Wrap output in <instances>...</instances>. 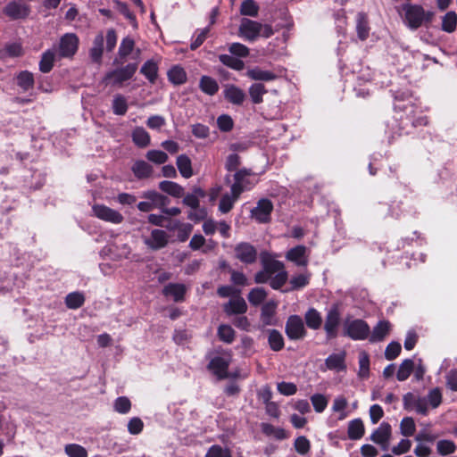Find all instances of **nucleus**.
<instances>
[{"label": "nucleus", "mask_w": 457, "mask_h": 457, "mask_svg": "<svg viewBox=\"0 0 457 457\" xmlns=\"http://www.w3.org/2000/svg\"><path fill=\"white\" fill-rule=\"evenodd\" d=\"M457 14L455 12H448L442 18V29L452 33L456 29Z\"/></svg>", "instance_id": "44"}, {"label": "nucleus", "mask_w": 457, "mask_h": 457, "mask_svg": "<svg viewBox=\"0 0 457 457\" xmlns=\"http://www.w3.org/2000/svg\"><path fill=\"white\" fill-rule=\"evenodd\" d=\"M391 324L387 320H380L370 332V341L372 343L380 342L389 334Z\"/></svg>", "instance_id": "20"}, {"label": "nucleus", "mask_w": 457, "mask_h": 457, "mask_svg": "<svg viewBox=\"0 0 457 457\" xmlns=\"http://www.w3.org/2000/svg\"><path fill=\"white\" fill-rule=\"evenodd\" d=\"M403 406L407 410H414L416 412L427 415L428 406L427 398L408 393L403 396Z\"/></svg>", "instance_id": "11"}, {"label": "nucleus", "mask_w": 457, "mask_h": 457, "mask_svg": "<svg viewBox=\"0 0 457 457\" xmlns=\"http://www.w3.org/2000/svg\"><path fill=\"white\" fill-rule=\"evenodd\" d=\"M246 309V303L244 298L240 296L232 297L229 302L224 305V311L228 315L245 313Z\"/></svg>", "instance_id": "22"}, {"label": "nucleus", "mask_w": 457, "mask_h": 457, "mask_svg": "<svg viewBox=\"0 0 457 457\" xmlns=\"http://www.w3.org/2000/svg\"><path fill=\"white\" fill-rule=\"evenodd\" d=\"M204 457H231V453L228 449L215 445L208 450Z\"/></svg>", "instance_id": "64"}, {"label": "nucleus", "mask_w": 457, "mask_h": 457, "mask_svg": "<svg viewBox=\"0 0 457 457\" xmlns=\"http://www.w3.org/2000/svg\"><path fill=\"white\" fill-rule=\"evenodd\" d=\"M240 12L243 15L255 17L258 14V5L253 0H245L241 4Z\"/></svg>", "instance_id": "59"}, {"label": "nucleus", "mask_w": 457, "mask_h": 457, "mask_svg": "<svg viewBox=\"0 0 457 457\" xmlns=\"http://www.w3.org/2000/svg\"><path fill=\"white\" fill-rule=\"evenodd\" d=\"M370 374V357L369 354L361 351L359 353V371L358 375L361 378H368Z\"/></svg>", "instance_id": "49"}, {"label": "nucleus", "mask_w": 457, "mask_h": 457, "mask_svg": "<svg viewBox=\"0 0 457 457\" xmlns=\"http://www.w3.org/2000/svg\"><path fill=\"white\" fill-rule=\"evenodd\" d=\"M340 313L337 307H332L326 317L324 329L328 338H334L337 335V328L339 325Z\"/></svg>", "instance_id": "15"}, {"label": "nucleus", "mask_w": 457, "mask_h": 457, "mask_svg": "<svg viewBox=\"0 0 457 457\" xmlns=\"http://www.w3.org/2000/svg\"><path fill=\"white\" fill-rule=\"evenodd\" d=\"M200 89L209 95L213 96L219 90V85L217 81L209 76H202L199 82Z\"/></svg>", "instance_id": "32"}, {"label": "nucleus", "mask_w": 457, "mask_h": 457, "mask_svg": "<svg viewBox=\"0 0 457 457\" xmlns=\"http://www.w3.org/2000/svg\"><path fill=\"white\" fill-rule=\"evenodd\" d=\"M286 334L291 340H299L304 337L306 330L301 317L292 315L287 319L286 323Z\"/></svg>", "instance_id": "9"}, {"label": "nucleus", "mask_w": 457, "mask_h": 457, "mask_svg": "<svg viewBox=\"0 0 457 457\" xmlns=\"http://www.w3.org/2000/svg\"><path fill=\"white\" fill-rule=\"evenodd\" d=\"M267 294L263 288L256 287L250 291L248 295L249 302L253 305H258L266 298Z\"/></svg>", "instance_id": "60"}, {"label": "nucleus", "mask_w": 457, "mask_h": 457, "mask_svg": "<svg viewBox=\"0 0 457 457\" xmlns=\"http://www.w3.org/2000/svg\"><path fill=\"white\" fill-rule=\"evenodd\" d=\"M218 337L221 341L230 344L235 338V331L230 326L223 324L218 328Z\"/></svg>", "instance_id": "54"}, {"label": "nucleus", "mask_w": 457, "mask_h": 457, "mask_svg": "<svg viewBox=\"0 0 457 457\" xmlns=\"http://www.w3.org/2000/svg\"><path fill=\"white\" fill-rule=\"evenodd\" d=\"M356 31L361 40H365L369 37L370 27L368 25L367 17L363 13H359L357 16Z\"/></svg>", "instance_id": "42"}, {"label": "nucleus", "mask_w": 457, "mask_h": 457, "mask_svg": "<svg viewBox=\"0 0 457 457\" xmlns=\"http://www.w3.org/2000/svg\"><path fill=\"white\" fill-rule=\"evenodd\" d=\"M272 210V203L269 199L262 198L257 203L256 207L251 211V216L259 223H266L270 220Z\"/></svg>", "instance_id": "10"}, {"label": "nucleus", "mask_w": 457, "mask_h": 457, "mask_svg": "<svg viewBox=\"0 0 457 457\" xmlns=\"http://www.w3.org/2000/svg\"><path fill=\"white\" fill-rule=\"evenodd\" d=\"M266 92L265 87L261 83H254L249 87V95L254 104L262 103V96Z\"/></svg>", "instance_id": "51"}, {"label": "nucleus", "mask_w": 457, "mask_h": 457, "mask_svg": "<svg viewBox=\"0 0 457 457\" xmlns=\"http://www.w3.org/2000/svg\"><path fill=\"white\" fill-rule=\"evenodd\" d=\"M170 229H178V238L180 242H185L193 230V226L188 223H175Z\"/></svg>", "instance_id": "50"}, {"label": "nucleus", "mask_w": 457, "mask_h": 457, "mask_svg": "<svg viewBox=\"0 0 457 457\" xmlns=\"http://www.w3.org/2000/svg\"><path fill=\"white\" fill-rule=\"evenodd\" d=\"M79 38L75 34H65L60 40L59 54L62 57H70L78 50Z\"/></svg>", "instance_id": "12"}, {"label": "nucleus", "mask_w": 457, "mask_h": 457, "mask_svg": "<svg viewBox=\"0 0 457 457\" xmlns=\"http://www.w3.org/2000/svg\"><path fill=\"white\" fill-rule=\"evenodd\" d=\"M55 60V53L54 50H47L46 51L41 57V60L39 62V70L40 71L44 73L49 72L53 66Z\"/></svg>", "instance_id": "41"}, {"label": "nucleus", "mask_w": 457, "mask_h": 457, "mask_svg": "<svg viewBox=\"0 0 457 457\" xmlns=\"http://www.w3.org/2000/svg\"><path fill=\"white\" fill-rule=\"evenodd\" d=\"M169 81L173 85H182L187 81V72L179 65L172 66L167 72Z\"/></svg>", "instance_id": "26"}, {"label": "nucleus", "mask_w": 457, "mask_h": 457, "mask_svg": "<svg viewBox=\"0 0 457 457\" xmlns=\"http://www.w3.org/2000/svg\"><path fill=\"white\" fill-rule=\"evenodd\" d=\"M344 327L345 335L353 340H364L370 332L369 325L362 320H346Z\"/></svg>", "instance_id": "5"}, {"label": "nucleus", "mask_w": 457, "mask_h": 457, "mask_svg": "<svg viewBox=\"0 0 457 457\" xmlns=\"http://www.w3.org/2000/svg\"><path fill=\"white\" fill-rule=\"evenodd\" d=\"M236 257L245 263H253L256 261V249L248 243L238 244L235 247Z\"/></svg>", "instance_id": "16"}, {"label": "nucleus", "mask_w": 457, "mask_h": 457, "mask_svg": "<svg viewBox=\"0 0 457 457\" xmlns=\"http://www.w3.org/2000/svg\"><path fill=\"white\" fill-rule=\"evenodd\" d=\"M400 430L404 436H412L416 430L414 420L411 417L403 418L400 423Z\"/></svg>", "instance_id": "55"}, {"label": "nucleus", "mask_w": 457, "mask_h": 457, "mask_svg": "<svg viewBox=\"0 0 457 457\" xmlns=\"http://www.w3.org/2000/svg\"><path fill=\"white\" fill-rule=\"evenodd\" d=\"M262 262L263 270L256 273L255 282L266 283L270 281L272 288H280L287 279V272L284 269V264L268 254L262 256Z\"/></svg>", "instance_id": "1"}, {"label": "nucleus", "mask_w": 457, "mask_h": 457, "mask_svg": "<svg viewBox=\"0 0 457 457\" xmlns=\"http://www.w3.org/2000/svg\"><path fill=\"white\" fill-rule=\"evenodd\" d=\"M268 341L273 351H279L284 347V338L280 332L275 329L269 331Z\"/></svg>", "instance_id": "45"}, {"label": "nucleus", "mask_w": 457, "mask_h": 457, "mask_svg": "<svg viewBox=\"0 0 457 457\" xmlns=\"http://www.w3.org/2000/svg\"><path fill=\"white\" fill-rule=\"evenodd\" d=\"M168 234L162 229H154L149 237L144 239L145 244L152 249L163 248L168 244Z\"/></svg>", "instance_id": "17"}, {"label": "nucleus", "mask_w": 457, "mask_h": 457, "mask_svg": "<svg viewBox=\"0 0 457 457\" xmlns=\"http://www.w3.org/2000/svg\"><path fill=\"white\" fill-rule=\"evenodd\" d=\"M159 187L162 191L172 196L179 197L183 194V187L172 181H162L159 184Z\"/></svg>", "instance_id": "43"}, {"label": "nucleus", "mask_w": 457, "mask_h": 457, "mask_svg": "<svg viewBox=\"0 0 457 457\" xmlns=\"http://www.w3.org/2000/svg\"><path fill=\"white\" fill-rule=\"evenodd\" d=\"M186 292V286L180 283H170L163 288V294L171 296L175 302L183 301Z\"/></svg>", "instance_id": "23"}, {"label": "nucleus", "mask_w": 457, "mask_h": 457, "mask_svg": "<svg viewBox=\"0 0 457 457\" xmlns=\"http://www.w3.org/2000/svg\"><path fill=\"white\" fill-rule=\"evenodd\" d=\"M260 29L261 23L249 19H243L239 26L238 34L245 40L253 41L259 37Z\"/></svg>", "instance_id": "13"}, {"label": "nucleus", "mask_w": 457, "mask_h": 457, "mask_svg": "<svg viewBox=\"0 0 457 457\" xmlns=\"http://www.w3.org/2000/svg\"><path fill=\"white\" fill-rule=\"evenodd\" d=\"M92 212L96 218L105 222L120 224L124 220V217L120 212L104 204H94Z\"/></svg>", "instance_id": "7"}, {"label": "nucleus", "mask_w": 457, "mask_h": 457, "mask_svg": "<svg viewBox=\"0 0 457 457\" xmlns=\"http://www.w3.org/2000/svg\"><path fill=\"white\" fill-rule=\"evenodd\" d=\"M65 453L69 457H87V450L77 444H71L65 446Z\"/></svg>", "instance_id": "58"}, {"label": "nucleus", "mask_w": 457, "mask_h": 457, "mask_svg": "<svg viewBox=\"0 0 457 457\" xmlns=\"http://www.w3.org/2000/svg\"><path fill=\"white\" fill-rule=\"evenodd\" d=\"M224 96L228 101L235 104H241L245 97L244 91L233 85L226 87Z\"/></svg>", "instance_id": "28"}, {"label": "nucleus", "mask_w": 457, "mask_h": 457, "mask_svg": "<svg viewBox=\"0 0 457 457\" xmlns=\"http://www.w3.org/2000/svg\"><path fill=\"white\" fill-rule=\"evenodd\" d=\"M242 175L241 172H237L235 174V182L231 186L230 194H225L222 195L220 204L219 211L222 213L228 212L234 206V204L238 199L239 195L245 191L249 190V187H246L242 182Z\"/></svg>", "instance_id": "3"}, {"label": "nucleus", "mask_w": 457, "mask_h": 457, "mask_svg": "<svg viewBox=\"0 0 457 457\" xmlns=\"http://www.w3.org/2000/svg\"><path fill=\"white\" fill-rule=\"evenodd\" d=\"M176 163L182 177L188 179L193 176L191 160L188 156L186 154L179 155Z\"/></svg>", "instance_id": "33"}, {"label": "nucleus", "mask_w": 457, "mask_h": 457, "mask_svg": "<svg viewBox=\"0 0 457 457\" xmlns=\"http://www.w3.org/2000/svg\"><path fill=\"white\" fill-rule=\"evenodd\" d=\"M327 368L330 370L342 371L345 370V353L330 354L325 361Z\"/></svg>", "instance_id": "24"}, {"label": "nucleus", "mask_w": 457, "mask_h": 457, "mask_svg": "<svg viewBox=\"0 0 457 457\" xmlns=\"http://www.w3.org/2000/svg\"><path fill=\"white\" fill-rule=\"evenodd\" d=\"M403 22L411 29H417L420 27L430 23L434 12L426 11L421 5L406 4L403 5Z\"/></svg>", "instance_id": "2"}, {"label": "nucleus", "mask_w": 457, "mask_h": 457, "mask_svg": "<svg viewBox=\"0 0 457 457\" xmlns=\"http://www.w3.org/2000/svg\"><path fill=\"white\" fill-rule=\"evenodd\" d=\"M3 12L11 20L16 21L27 18L30 12V8L21 0H13L4 7Z\"/></svg>", "instance_id": "8"}, {"label": "nucleus", "mask_w": 457, "mask_h": 457, "mask_svg": "<svg viewBox=\"0 0 457 457\" xmlns=\"http://www.w3.org/2000/svg\"><path fill=\"white\" fill-rule=\"evenodd\" d=\"M219 59L222 64L236 71H241L245 67L243 61L229 54H220Z\"/></svg>", "instance_id": "47"}, {"label": "nucleus", "mask_w": 457, "mask_h": 457, "mask_svg": "<svg viewBox=\"0 0 457 457\" xmlns=\"http://www.w3.org/2000/svg\"><path fill=\"white\" fill-rule=\"evenodd\" d=\"M137 70V63H129L124 67L107 72L103 79V82L106 85L121 86L134 76Z\"/></svg>", "instance_id": "4"}, {"label": "nucleus", "mask_w": 457, "mask_h": 457, "mask_svg": "<svg viewBox=\"0 0 457 457\" xmlns=\"http://www.w3.org/2000/svg\"><path fill=\"white\" fill-rule=\"evenodd\" d=\"M246 76L253 80L271 81L277 76L270 71L262 70L260 67H253L246 71Z\"/></svg>", "instance_id": "25"}, {"label": "nucleus", "mask_w": 457, "mask_h": 457, "mask_svg": "<svg viewBox=\"0 0 457 457\" xmlns=\"http://www.w3.org/2000/svg\"><path fill=\"white\" fill-rule=\"evenodd\" d=\"M17 85L23 90L29 91L34 87V76L29 71H22L16 75Z\"/></svg>", "instance_id": "29"}, {"label": "nucleus", "mask_w": 457, "mask_h": 457, "mask_svg": "<svg viewBox=\"0 0 457 457\" xmlns=\"http://www.w3.org/2000/svg\"><path fill=\"white\" fill-rule=\"evenodd\" d=\"M131 170L134 175L140 179L150 177L153 172L152 166L142 160L135 162Z\"/></svg>", "instance_id": "30"}, {"label": "nucleus", "mask_w": 457, "mask_h": 457, "mask_svg": "<svg viewBox=\"0 0 457 457\" xmlns=\"http://www.w3.org/2000/svg\"><path fill=\"white\" fill-rule=\"evenodd\" d=\"M428 406L437 408L442 403V393L438 387L431 389L427 395Z\"/></svg>", "instance_id": "57"}, {"label": "nucleus", "mask_w": 457, "mask_h": 457, "mask_svg": "<svg viewBox=\"0 0 457 457\" xmlns=\"http://www.w3.org/2000/svg\"><path fill=\"white\" fill-rule=\"evenodd\" d=\"M214 246L215 244L212 241H210L209 244L205 245V238L200 234L194 235L189 243V247L195 251L204 247L203 253H207L214 248Z\"/></svg>", "instance_id": "34"}, {"label": "nucleus", "mask_w": 457, "mask_h": 457, "mask_svg": "<svg viewBox=\"0 0 457 457\" xmlns=\"http://www.w3.org/2000/svg\"><path fill=\"white\" fill-rule=\"evenodd\" d=\"M277 306L278 303L273 300L263 304L261 314V320L263 325L271 326L277 324V319L275 317Z\"/></svg>", "instance_id": "19"}, {"label": "nucleus", "mask_w": 457, "mask_h": 457, "mask_svg": "<svg viewBox=\"0 0 457 457\" xmlns=\"http://www.w3.org/2000/svg\"><path fill=\"white\" fill-rule=\"evenodd\" d=\"M112 108L114 114L124 115L129 108L127 98L120 94L115 95L112 99Z\"/></svg>", "instance_id": "36"}, {"label": "nucleus", "mask_w": 457, "mask_h": 457, "mask_svg": "<svg viewBox=\"0 0 457 457\" xmlns=\"http://www.w3.org/2000/svg\"><path fill=\"white\" fill-rule=\"evenodd\" d=\"M133 142L139 147H145L150 143L148 132L142 127L136 128L132 132Z\"/></svg>", "instance_id": "38"}, {"label": "nucleus", "mask_w": 457, "mask_h": 457, "mask_svg": "<svg viewBox=\"0 0 457 457\" xmlns=\"http://www.w3.org/2000/svg\"><path fill=\"white\" fill-rule=\"evenodd\" d=\"M85 297L82 293H70L65 298V303L70 309H78L83 305Z\"/></svg>", "instance_id": "48"}, {"label": "nucleus", "mask_w": 457, "mask_h": 457, "mask_svg": "<svg viewBox=\"0 0 457 457\" xmlns=\"http://www.w3.org/2000/svg\"><path fill=\"white\" fill-rule=\"evenodd\" d=\"M104 37L103 33H99L96 36L93 41V45L89 49V56L93 62L101 64L102 56L104 54Z\"/></svg>", "instance_id": "21"}, {"label": "nucleus", "mask_w": 457, "mask_h": 457, "mask_svg": "<svg viewBox=\"0 0 457 457\" xmlns=\"http://www.w3.org/2000/svg\"><path fill=\"white\" fill-rule=\"evenodd\" d=\"M109 251L118 259L128 258L130 253V248L126 244L120 245L113 244L110 246Z\"/></svg>", "instance_id": "62"}, {"label": "nucleus", "mask_w": 457, "mask_h": 457, "mask_svg": "<svg viewBox=\"0 0 457 457\" xmlns=\"http://www.w3.org/2000/svg\"><path fill=\"white\" fill-rule=\"evenodd\" d=\"M140 72L151 82L154 83L157 79L158 66L152 61L148 60L141 67Z\"/></svg>", "instance_id": "40"}, {"label": "nucleus", "mask_w": 457, "mask_h": 457, "mask_svg": "<svg viewBox=\"0 0 457 457\" xmlns=\"http://www.w3.org/2000/svg\"><path fill=\"white\" fill-rule=\"evenodd\" d=\"M456 444L449 439H441L436 442V453L441 456H447L456 452Z\"/></svg>", "instance_id": "37"}, {"label": "nucleus", "mask_w": 457, "mask_h": 457, "mask_svg": "<svg viewBox=\"0 0 457 457\" xmlns=\"http://www.w3.org/2000/svg\"><path fill=\"white\" fill-rule=\"evenodd\" d=\"M113 409L120 414H127L131 409V402L126 396H120L113 403Z\"/></svg>", "instance_id": "53"}, {"label": "nucleus", "mask_w": 457, "mask_h": 457, "mask_svg": "<svg viewBox=\"0 0 457 457\" xmlns=\"http://www.w3.org/2000/svg\"><path fill=\"white\" fill-rule=\"evenodd\" d=\"M391 436V426L386 422H382L379 427L372 433L370 439L381 445L383 450L388 449L389 439Z\"/></svg>", "instance_id": "14"}, {"label": "nucleus", "mask_w": 457, "mask_h": 457, "mask_svg": "<svg viewBox=\"0 0 457 457\" xmlns=\"http://www.w3.org/2000/svg\"><path fill=\"white\" fill-rule=\"evenodd\" d=\"M231 362V354L229 353H222L213 357L209 364L208 369L220 379L228 377V368Z\"/></svg>", "instance_id": "6"}, {"label": "nucleus", "mask_w": 457, "mask_h": 457, "mask_svg": "<svg viewBox=\"0 0 457 457\" xmlns=\"http://www.w3.org/2000/svg\"><path fill=\"white\" fill-rule=\"evenodd\" d=\"M306 253L307 248L304 245H297L287 253L286 258L295 262L297 266H306L308 264Z\"/></svg>", "instance_id": "18"}, {"label": "nucleus", "mask_w": 457, "mask_h": 457, "mask_svg": "<svg viewBox=\"0 0 457 457\" xmlns=\"http://www.w3.org/2000/svg\"><path fill=\"white\" fill-rule=\"evenodd\" d=\"M415 367L414 361L411 359H405L402 361L396 373V378L399 381L406 380Z\"/></svg>", "instance_id": "39"}, {"label": "nucleus", "mask_w": 457, "mask_h": 457, "mask_svg": "<svg viewBox=\"0 0 457 457\" xmlns=\"http://www.w3.org/2000/svg\"><path fill=\"white\" fill-rule=\"evenodd\" d=\"M148 202L154 204V206L160 207L165 204V197L154 190L146 191L142 195Z\"/></svg>", "instance_id": "56"}, {"label": "nucleus", "mask_w": 457, "mask_h": 457, "mask_svg": "<svg viewBox=\"0 0 457 457\" xmlns=\"http://www.w3.org/2000/svg\"><path fill=\"white\" fill-rule=\"evenodd\" d=\"M347 406H348L347 399L343 395H339V396H337L333 401L332 411L334 412L340 413L339 419L344 420L347 416V412L345 411V409L347 408Z\"/></svg>", "instance_id": "46"}, {"label": "nucleus", "mask_w": 457, "mask_h": 457, "mask_svg": "<svg viewBox=\"0 0 457 457\" xmlns=\"http://www.w3.org/2000/svg\"><path fill=\"white\" fill-rule=\"evenodd\" d=\"M261 428L265 436L277 440H284L289 436L288 433L284 428L274 427L269 423H262Z\"/></svg>", "instance_id": "27"}, {"label": "nucleus", "mask_w": 457, "mask_h": 457, "mask_svg": "<svg viewBox=\"0 0 457 457\" xmlns=\"http://www.w3.org/2000/svg\"><path fill=\"white\" fill-rule=\"evenodd\" d=\"M146 157L150 162L156 164H162L167 162L168 155L165 152L161 150H151L146 154Z\"/></svg>", "instance_id": "63"}, {"label": "nucleus", "mask_w": 457, "mask_h": 457, "mask_svg": "<svg viewBox=\"0 0 457 457\" xmlns=\"http://www.w3.org/2000/svg\"><path fill=\"white\" fill-rule=\"evenodd\" d=\"M311 402L315 411L322 412L328 406V399L321 394H315L311 397Z\"/></svg>", "instance_id": "61"}, {"label": "nucleus", "mask_w": 457, "mask_h": 457, "mask_svg": "<svg viewBox=\"0 0 457 457\" xmlns=\"http://www.w3.org/2000/svg\"><path fill=\"white\" fill-rule=\"evenodd\" d=\"M304 319L306 325L312 329H318L321 326L322 317L320 313L313 308L306 312Z\"/></svg>", "instance_id": "35"}, {"label": "nucleus", "mask_w": 457, "mask_h": 457, "mask_svg": "<svg viewBox=\"0 0 457 457\" xmlns=\"http://www.w3.org/2000/svg\"><path fill=\"white\" fill-rule=\"evenodd\" d=\"M134 47L135 41L133 40V38L129 37H124L121 40L120 45L119 46L118 54L120 58H126L129 54H130L133 52Z\"/></svg>", "instance_id": "52"}, {"label": "nucleus", "mask_w": 457, "mask_h": 457, "mask_svg": "<svg viewBox=\"0 0 457 457\" xmlns=\"http://www.w3.org/2000/svg\"><path fill=\"white\" fill-rule=\"evenodd\" d=\"M348 437L352 440H358L364 435V425L361 420L355 419L348 424Z\"/></svg>", "instance_id": "31"}]
</instances>
